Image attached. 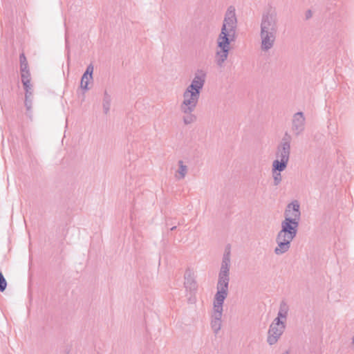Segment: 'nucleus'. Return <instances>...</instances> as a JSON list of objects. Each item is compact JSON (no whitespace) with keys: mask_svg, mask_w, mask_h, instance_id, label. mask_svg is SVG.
Listing matches in <instances>:
<instances>
[{"mask_svg":"<svg viewBox=\"0 0 354 354\" xmlns=\"http://www.w3.org/2000/svg\"><path fill=\"white\" fill-rule=\"evenodd\" d=\"M183 97V100L180 104V111L194 112L197 106L200 96L193 92L185 90Z\"/></svg>","mask_w":354,"mask_h":354,"instance_id":"obj_7","label":"nucleus"},{"mask_svg":"<svg viewBox=\"0 0 354 354\" xmlns=\"http://www.w3.org/2000/svg\"><path fill=\"white\" fill-rule=\"evenodd\" d=\"M305 120L303 112H297L293 115L291 129L295 136H298L304 132Z\"/></svg>","mask_w":354,"mask_h":354,"instance_id":"obj_10","label":"nucleus"},{"mask_svg":"<svg viewBox=\"0 0 354 354\" xmlns=\"http://www.w3.org/2000/svg\"><path fill=\"white\" fill-rule=\"evenodd\" d=\"M89 80H91L88 76H87V78L85 79L84 78L83 79V76L81 78V82H80V87L84 90V91H88L89 89L88 88V82Z\"/></svg>","mask_w":354,"mask_h":354,"instance_id":"obj_24","label":"nucleus"},{"mask_svg":"<svg viewBox=\"0 0 354 354\" xmlns=\"http://www.w3.org/2000/svg\"><path fill=\"white\" fill-rule=\"evenodd\" d=\"M181 113L183 114V121L185 125L191 124L197 120V117L193 112L181 111Z\"/></svg>","mask_w":354,"mask_h":354,"instance_id":"obj_19","label":"nucleus"},{"mask_svg":"<svg viewBox=\"0 0 354 354\" xmlns=\"http://www.w3.org/2000/svg\"><path fill=\"white\" fill-rule=\"evenodd\" d=\"M178 169L176 171L174 175L176 180H183L186 176L188 172V167L185 165L183 160H178Z\"/></svg>","mask_w":354,"mask_h":354,"instance_id":"obj_15","label":"nucleus"},{"mask_svg":"<svg viewBox=\"0 0 354 354\" xmlns=\"http://www.w3.org/2000/svg\"><path fill=\"white\" fill-rule=\"evenodd\" d=\"M237 28V19L235 8L230 6L227 8L225 14L221 33L217 39L218 47L220 50L216 53V64L222 67L228 57L230 42L236 39Z\"/></svg>","mask_w":354,"mask_h":354,"instance_id":"obj_1","label":"nucleus"},{"mask_svg":"<svg viewBox=\"0 0 354 354\" xmlns=\"http://www.w3.org/2000/svg\"><path fill=\"white\" fill-rule=\"evenodd\" d=\"M176 229V226H173L171 228V230H174Z\"/></svg>","mask_w":354,"mask_h":354,"instance_id":"obj_27","label":"nucleus"},{"mask_svg":"<svg viewBox=\"0 0 354 354\" xmlns=\"http://www.w3.org/2000/svg\"><path fill=\"white\" fill-rule=\"evenodd\" d=\"M185 288L190 292L195 291L197 288V283L194 279V272L187 269L185 273Z\"/></svg>","mask_w":354,"mask_h":354,"instance_id":"obj_13","label":"nucleus"},{"mask_svg":"<svg viewBox=\"0 0 354 354\" xmlns=\"http://www.w3.org/2000/svg\"><path fill=\"white\" fill-rule=\"evenodd\" d=\"M94 67L92 64H90L86 69V71L83 74V79L87 78V76L89 77L91 80H93V73Z\"/></svg>","mask_w":354,"mask_h":354,"instance_id":"obj_23","label":"nucleus"},{"mask_svg":"<svg viewBox=\"0 0 354 354\" xmlns=\"http://www.w3.org/2000/svg\"><path fill=\"white\" fill-rule=\"evenodd\" d=\"M222 321L211 320V328L213 332L216 335L221 328Z\"/></svg>","mask_w":354,"mask_h":354,"instance_id":"obj_22","label":"nucleus"},{"mask_svg":"<svg viewBox=\"0 0 354 354\" xmlns=\"http://www.w3.org/2000/svg\"><path fill=\"white\" fill-rule=\"evenodd\" d=\"M111 101V96L108 94L106 91H105L102 102L103 111L105 114H107L110 110Z\"/></svg>","mask_w":354,"mask_h":354,"instance_id":"obj_20","label":"nucleus"},{"mask_svg":"<svg viewBox=\"0 0 354 354\" xmlns=\"http://www.w3.org/2000/svg\"><path fill=\"white\" fill-rule=\"evenodd\" d=\"M353 344H354V336H353Z\"/></svg>","mask_w":354,"mask_h":354,"instance_id":"obj_28","label":"nucleus"},{"mask_svg":"<svg viewBox=\"0 0 354 354\" xmlns=\"http://www.w3.org/2000/svg\"><path fill=\"white\" fill-rule=\"evenodd\" d=\"M279 31V20L276 11L269 9L262 14L259 37L261 50L268 52L273 48Z\"/></svg>","mask_w":354,"mask_h":354,"instance_id":"obj_2","label":"nucleus"},{"mask_svg":"<svg viewBox=\"0 0 354 354\" xmlns=\"http://www.w3.org/2000/svg\"><path fill=\"white\" fill-rule=\"evenodd\" d=\"M286 169H277L272 166V174L273 177V185L274 186L279 185L281 180H282V176L281 174V172L284 171Z\"/></svg>","mask_w":354,"mask_h":354,"instance_id":"obj_18","label":"nucleus"},{"mask_svg":"<svg viewBox=\"0 0 354 354\" xmlns=\"http://www.w3.org/2000/svg\"><path fill=\"white\" fill-rule=\"evenodd\" d=\"M283 221L290 220L291 222L299 223L301 219L300 204L295 200L288 203L284 211Z\"/></svg>","mask_w":354,"mask_h":354,"instance_id":"obj_8","label":"nucleus"},{"mask_svg":"<svg viewBox=\"0 0 354 354\" xmlns=\"http://www.w3.org/2000/svg\"><path fill=\"white\" fill-rule=\"evenodd\" d=\"M299 223L291 222L290 220L282 221L281 230L276 236L277 247L274 252L277 255H281L287 252L291 246V242L296 237Z\"/></svg>","mask_w":354,"mask_h":354,"instance_id":"obj_3","label":"nucleus"},{"mask_svg":"<svg viewBox=\"0 0 354 354\" xmlns=\"http://www.w3.org/2000/svg\"><path fill=\"white\" fill-rule=\"evenodd\" d=\"M231 247L230 245H226L222 258L220 272L229 273L231 263Z\"/></svg>","mask_w":354,"mask_h":354,"instance_id":"obj_11","label":"nucleus"},{"mask_svg":"<svg viewBox=\"0 0 354 354\" xmlns=\"http://www.w3.org/2000/svg\"><path fill=\"white\" fill-rule=\"evenodd\" d=\"M290 310L289 306L285 300H282L280 302L277 317L274 319L281 321L286 324L288 312Z\"/></svg>","mask_w":354,"mask_h":354,"instance_id":"obj_14","label":"nucleus"},{"mask_svg":"<svg viewBox=\"0 0 354 354\" xmlns=\"http://www.w3.org/2000/svg\"><path fill=\"white\" fill-rule=\"evenodd\" d=\"M230 282L229 273H218V279L217 283V292L214 296L215 298L225 299L228 294V286Z\"/></svg>","mask_w":354,"mask_h":354,"instance_id":"obj_9","label":"nucleus"},{"mask_svg":"<svg viewBox=\"0 0 354 354\" xmlns=\"http://www.w3.org/2000/svg\"><path fill=\"white\" fill-rule=\"evenodd\" d=\"M286 327V324L279 321V319L276 320L274 319L268 329L267 337L268 344L270 346L275 344L283 335Z\"/></svg>","mask_w":354,"mask_h":354,"instance_id":"obj_5","label":"nucleus"},{"mask_svg":"<svg viewBox=\"0 0 354 354\" xmlns=\"http://www.w3.org/2000/svg\"><path fill=\"white\" fill-rule=\"evenodd\" d=\"M291 140V136L286 132L276 149V160L272 162L275 169H286L290 159Z\"/></svg>","mask_w":354,"mask_h":354,"instance_id":"obj_4","label":"nucleus"},{"mask_svg":"<svg viewBox=\"0 0 354 354\" xmlns=\"http://www.w3.org/2000/svg\"><path fill=\"white\" fill-rule=\"evenodd\" d=\"M26 93H25V106L28 111H30L32 108V86L30 85L28 87H24Z\"/></svg>","mask_w":354,"mask_h":354,"instance_id":"obj_16","label":"nucleus"},{"mask_svg":"<svg viewBox=\"0 0 354 354\" xmlns=\"http://www.w3.org/2000/svg\"><path fill=\"white\" fill-rule=\"evenodd\" d=\"M207 77L206 72L203 69H198L195 71L191 84L186 88V91L193 92L200 96L201 92L205 85Z\"/></svg>","mask_w":354,"mask_h":354,"instance_id":"obj_6","label":"nucleus"},{"mask_svg":"<svg viewBox=\"0 0 354 354\" xmlns=\"http://www.w3.org/2000/svg\"><path fill=\"white\" fill-rule=\"evenodd\" d=\"M313 16V12L310 10H308L306 12V19H309L310 18H311Z\"/></svg>","mask_w":354,"mask_h":354,"instance_id":"obj_26","label":"nucleus"},{"mask_svg":"<svg viewBox=\"0 0 354 354\" xmlns=\"http://www.w3.org/2000/svg\"><path fill=\"white\" fill-rule=\"evenodd\" d=\"M20 74L24 87H28V86L32 85L30 83L31 75L29 69L21 70Z\"/></svg>","mask_w":354,"mask_h":354,"instance_id":"obj_17","label":"nucleus"},{"mask_svg":"<svg viewBox=\"0 0 354 354\" xmlns=\"http://www.w3.org/2000/svg\"><path fill=\"white\" fill-rule=\"evenodd\" d=\"M19 62H20V71L29 69L28 63L24 53H21L19 55Z\"/></svg>","mask_w":354,"mask_h":354,"instance_id":"obj_21","label":"nucleus"},{"mask_svg":"<svg viewBox=\"0 0 354 354\" xmlns=\"http://www.w3.org/2000/svg\"><path fill=\"white\" fill-rule=\"evenodd\" d=\"M225 299L215 298L214 300L213 313L211 320L222 321L223 306Z\"/></svg>","mask_w":354,"mask_h":354,"instance_id":"obj_12","label":"nucleus"},{"mask_svg":"<svg viewBox=\"0 0 354 354\" xmlns=\"http://www.w3.org/2000/svg\"><path fill=\"white\" fill-rule=\"evenodd\" d=\"M7 287V281L1 272H0V292H3Z\"/></svg>","mask_w":354,"mask_h":354,"instance_id":"obj_25","label":"nucleus"}]
</instances>
